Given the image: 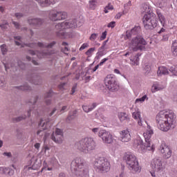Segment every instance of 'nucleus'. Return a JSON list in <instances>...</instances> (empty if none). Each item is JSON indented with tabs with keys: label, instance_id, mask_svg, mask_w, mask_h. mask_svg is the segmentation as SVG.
Wrapping results in <instances>:
<instances>
[{
	"label": "nucleus",
	"instance_id": "1",
	"mask_svg": "<svg viewBox=\"0 0 177 177\" xmlns=\"http://www.w3.org/2000/svg\"><path fill=\"white\" fill-rule=\"evenodd\" d=\"M176 116L174 111H169L167 112L160 111L156 115V122L158 124V128L163 132H168L171 128H174V124H175Z\"/></svg>",
	"mask_w": 177,
	"mask_h": 177
},
{
	"label": "nucleus",
	"instance_id": "2",
	"mask_svg": "<svg viewBox=\"0 0 177 177\" xmlns=\"http://www.w3.org/2000/svg\"><path fill=\"white\" fill-rule=\"evenodd\" d=\"M142 13H145L142 18L145 30H154L158 24L156 14L150 11V6L147 4H142L141 7Z\"/></svg>",
	"mask_w": 177,
	"mask_h": 177
},
{
	"label": "nucleus",
	"instance_id": "3",
	"mask_svg": "<svg viewBox=\"0 0 177 177\" xmlns=\"http://www.w3.org/2000/svg\"><path fill=\"white\" fill-rule=\"evenodd\" d=\"M71 171L74 175L79 177L88 176L89 172L85 160L81 157H77L71 162Z\"/></svg>",
	"mask_w": 177,
	"mask_h": 177
},
{
	"label": "nucleus",
	"instance_id": "4",
	"mask_svg": "<svg viewBox=\"0 0 177 177\" xmlns=\"http://www.w3.org/2000/svg\"><path fill=\"white\" fill-rule=\"evenodd\" d=\"M153 130H148L146 133H144V138L145 139V143L143 144L142 138H138L134 140L133 146L136 149H141V150H148L149 151H153L154 144H151V135H153Z\"/></svg>",
	"mask_w": 177,
	"mask_h": 177
},
{
	"label": "nucleus",
	"instance_id": "5",
	"mask_svg": "<svg viewBox=\"0 0 177 177\" xmlns=\"http://www.w3.org/2000/svg\"><path fill=\"white\" fill-rule=\"evenodd\" d=\"M75 147L82 151V153H89L92 150L96 149V142L92 138H85L77 141L75 144Z\"/></svg>",
	"mask_w": 177,
	"mask_h": 177
},
{
	"label": "nucleus",
	"instance_id": "6",
	"mask_svg": "<svg viewBox=\"0 0 177 177\" xmlns=\"http://www.w3.org/2000/svg\"><path fill=\"white\" fill-rule=\"evenodd\" d=\"M124 160L127 162V167L133 174L140 172V167L139 162L136 159V156L132 153H127L124 156Z\"/></svg>",
	"mask_w": 177,
	"mask_h": 177
},
{
	"label": "nucleus",
	"instance_id": "7",
	"mask_svg": "<svg viewBox=\"0 0 177 177\" xmlns=\"http://www.w3.org/2000/svg\"><path fill=\"white\" fill-rule=\"evenodd\" d=\"M110 162L104 157L96 158L94 162L95 169L101 174L103 172H109V171H110Z\"/></svg>",
	"mask_w": 177,
	"mask_h": 177
},
{
	"label": "nucleus",
	"instance_id": "8",
	"mask_svg": "<svg viewBox=\"0 0 177 177\" xmlns=\"http://www.w3.org/2000/svg\"><path fill=\"white\" fill-rule=\"evenodd\" d=\"M132 49L133 52L138 50H146L147 41L142 36H137L131 40Z\"/></svg>",
	"mask_w": 177,
	"mask_h": 177
},
{
	"label": "nucleus",
	"instance_id": "9",
	"mask_svg": "<svg viewBox=\"0 0 177 177\" xmlns=\"http://www.w3.org/2000/svg\"><path fill=\"white\" fill-rule=\"evenodd\" d=\"M104 84L109 92H117L120 89L114 75H108L104 79Z\"/></svg>",
	"mask_w": 177,
	"mask_h": 177
},
{
	"label": "nucleus",
	"instance_id": "10",
	"mask_svg": "<svg viewBox=\"0 0 177 177\" xmlns=\"http://www.w3.org/2000/svg\"><path fill=\"white\" fill-rule=\"evenodd\" d=\"M67 18V12L64 11H57L53 10L49 12V19L52 21H57L59 20H64Z\"/></svg>",
	"mask_w": 177,
	"mask_h": 177
},
{
	"label": "nucleus",
	"instance_id": "11",
	"mask_svg": "<svg viewBox=\"0 0 177 177\" xmlns=\"http://www.w3.org/2000/svg\"><path fill=\"white\" fill-rule=\"evenodd\" d=\"M99 138L102 140L104 143H106L107 145H111L114 142L113 135L106 130H100L99 131Z\"/></svg>",
	"mask_w": 177,
	"mask_h": 177
},
{
	"label": "nucleus",
	"instance_id": "12",
	"mask_svg": "<svg viewBox=\"0 0 177 177\" xmlns=\"http://www.w3.org/2000/svg\"><path fill=\"white\" fill-rule=\"evenodd\" d=\"M51 139L55 142V143H57L58 145H62L63 143V131L62 129H56L55 132L53 133L51 135Z\"/></svg>",
	"mask_w": 177,
	"mask_h": 177
},
{
	"label": "nucleus",
	"instance_id": "13",
	"mask_svg": "<svg viewBox=\"0 0 177 177\" xmlns=\"http://www.w3.org/2000/svg\"><path fill=\"white\" fill-rule=\"evenodd\" d=\"M55 28L57 30L56 32L57 37H59V38H66V32L64 30L67 28L65 22L55 25Z\"/></svg>",
	"mask_w": 177,
	"mask_h": 177
},
{
	"label": "nucleus",
	"instance_id": "14",
	"mask_svg": "<svg viewBox=\"0 0 177 177\" xmlns=\"http://www.w3.org/2000/svg\"><path fill=\"white\" fill-rule=\"evenodd\" d=\"M160 153L163 154V157L165 158H170L172 156V151L171 150V148H169L168 145H166L165 142H162L160 145Z\"/></svg>",
	"mask_w": 177,
	"mask_h": 177
},
{
	"label": "nucleus",
	"instance_id": "15",
	"mask_svg": "<svg viewBox=\"0 0 177 177\" xmlns=\"http://www.w3.org/2000/svg\"><path fill=\"white\" fill-rule=\"evenodd\" d=\"M56 41H52L51 43L46 44L42 42L37 43H31L29 44H26V46H29V48H35V46H39V48H47L48 49H52V48L55 46Z\"/></svg>",
	"mask_w": 177,
	"mask_h": 177
},
{
	"label": "nucleus",
	"instance_id": "16",
	"mask_svg": "<svg viewBox=\"0 0 177 177\" xmlns=\"http://www.w3.org/2000/svg\"><path fill=\"white\" fill-rule=\"evenodd\" d=\"M151 168L153 169V171H156V172H158V171H161L162 169V160L161 158H155L153 161L151 162Z\"/></svg>",
	"mask_w": 177,
	"mask_h": 177
},
{
	"label": "nucleus",
	"instance_id": "17",
	"mask_svg": "<svg viewBox=\"0 0 177 177\" xmlns=\"http://www.w3.org/2000/svg\"><path fill=\"white\" fill-rule=\"evenodd\" d=\"M39 127H41L42 129L37 131V135H39V136H44V135H45V132L44 131L49 128V122L41 120L39 123Z\"/></svg>",
	"mask_w": 177,
	"mask_h": 177
},
{
	"label": "nucleus",
	"instance_id": "18",
	"mask_svg": "<svg viewBox=\"0 0 177 177\" xmlns=\"http://www.w3.org/2000/svg\"><path fill=\"white\" fill-rule=\"evenodd\" d=\"M28 23L33 27H41V25L44 24V19L41 18H32L28 20Z\"/></svg>",
	"mask_w": 177,
	"mask_h": 177
},
{
	"label": "nucleus",
	"instance_id": "19",
	"mask_svg": "<svg viewBox=\"0 0 177 177\" xmlns=\"http://www.w3.org/2000/svg\"><path fill=\"white\" fill-rule=\"evenodd\" d=\"M120 140L123 142H129V140H131V134L128 130H123L120 132Z\"/></svg>",
	"mask_w": 177,
	"mask_h": 177
},
{
	"label": "nucleus",
	"instance_id": "20",
	"mask_svg": "<svg viewBox=\"0 0 177 177\" xmlns=\"http://www.w3.org/2000/svg\"><path fill=\"white\" fill-rule=\"evenodd\" d=\"M28 81L34 85H42V77L37 75H33L32 77L28 80Z\"/></svg>",
	"mask_w": 177,
	"mask_h": 177
},
{
	"label": "nucleus",
	"instance_id": "21",
	"mask_svg": "<svg viewBox=\"0 0 177 177\" xmlns=\"http://www.w3.org/2000/svg\"><path fill=\"white\" fill-rule=\"evenodd\" d=\"M30 161L32 165V167H28V171H30V169H38L39 168L40 163L38 162V158L37 157L33 156Z\"/></svg>",
	"mask_w": 177,
	"mask_h": 177
},
{
	"label": "nucleus",
	"instance_id": "22",
	"mask_svg": "<svg viewBox=\"0 0 177 177\" xmlns=\"http://www.w3.org/2000/svg\"><path fill=\"white\" fill-rule=\"evenodd\" d=\"M37 2H39V5L43 8L45 6H49V5L55 4V0H35Z\"/></svg>",
	"mask_w": 177,
	"mask_h": 177
},
{
	"label": "nucleus",
	"instance_id": "23",
	"mask_svg": "<svg viewBox=\"0 0 177 177\" xmlns=\"http://www.w3.org/2000/svg\"><path fill=\"white\" fill-rule=\"evenodd\" d=\"M28 53L29 55H32V56L37 55L39 59H41V57H43V56H46L48 55V53H45L44 51L39 52V51H34L32 50H29Z\"/></svg>",
	"mask_w": 177,
	"mask_h": 177
},
{
	"label": "nucleus",
	"instance_id": "24",
	"mask_svg": "<svg viewBox=\"0 0 177 177\" xmlns=\"http://www.w3.org/2000/svg\"><path fill=\"white\" fill-rule=\"evenodd\" d=\"M156 14L159 19V21L160 22L162 26L164 27V26H165V23L167 21V20L165 19V17L162 15L161 11H160V10H156Z\"/></svg>",
	"mask_w": 177,
	"mask_h": 177
},
{
	"label": "nucleus",
	"instance_id": "25",
	"mask_svg": "<svg viewBox=\"0 0 177 177\" xmlns=\"http://www.w3.org/2000/svg\"><path fill=\"white\" fill-rule=\"evenodd\" d=\"M65 24L66 28H75V27H77V19H71L68 21H66Z\"/></svg>",
	"mask_w": 177,
	"mask_h": 177
},
{
	"label": "nucleus",
	"instance_id": "26",
	"mask_svg": "<svg viewBox=\"0 0 177 177\" xmlns=\"http://www.w3.org/2000/svg\"><path fill=\"white\" fill-rule=\"evenodd\" d=\"M157 74L158 76L167 75L169 74V72L168 71V68H167V67L160 66L158 68Z\"/></svg>",
	"mask_w": 177,
	"mask_h": 177
},
{
	"label": "nucleus",
	"instance_id": "27",
	"mask_svg": "<svg viewBox=\"0 0 177 177\" xmlns=\"http://www.w3.org/2000/svg\"><path fill=\"white\" fill-rule=\"evenodd\" d=\"M27 118V115H21V116L14 117L11 118V122L12 124H16L17 122H20Z\"/></svg>",
	"mask_w": 177,
	"mask_h": 177
},
{
	"label": "nucleus",
	"instance_id": "28",
	"mask_svg": "<svg viewBox=\"0 0 177 177\" xmlns=\"http://www.w3.org/2000/svg\"><path fill=\"white\" fill-rule=\"evenodd\" d=\"M165 88V86L156 82L153 86H152V91L153 92H157L158 91H162V89Z\"/></svg>",
	"mask_w": 177,
	"mask_h": 177
},
{
	"label": "nucleus",
	"instance_id": "29",
	"mask_svg": "<svg viewBox=\"0 0 177 177\" xmlns=\"http://www.w3.org/2000/svg\"><path fill=\"white\" fill-rule=\"evenodd\" d=\"M77 110L70 112L66 118V122L70 123L71 122V121H73V120H75V117H77Z\"/></svg>",
	"mask_w": 177,
	"mask_h": 177
},
{
	"label": "nucleus",
	"instance_id": "30",
	"mask_svg": "<svg viewBox=\"0 0 177 177\" xmlns=\"http://www.w3.org/2000/svg\"><path fill=\"white\" fill-rule=\"evenodd\" d=\"M133 115V118H134L135 120H138V125H140V127H142V118H140V112H134L132 114Z\"/></svg>",
	"mask_w": 177,
	"mask_h": 177
},
{
	"label": "nucleus",
	"instance_id": "31",
	"mask_svg": "<svg viewBox=\"0 0 177 177\" xmlns=\"http://www.w3.org/2000/svg\"><path fill=\"white\" fill-rule=\"evenodd\" d=\"M140 56V54H137L133 58L130 59L132 66H139Z\"/></svg>",
	"mask_w": 177,
	"mask_h": 177
},
{
	"label": "nucleus",
	"instance_id": "32",
	"mask_svg": "<svg viewBox=\"0 0 177 177\" xmlns=\"http://www.w3.org/2000/svg\"><path fill=\"white\" fill-rule=\"evenodd\" d=\"M118 117L120 120L122 122L123 121H128L129 120V118L128 117V115L126 113L120 112L118 113Z\"/></svg>",
	"mask_w": 177,
	"mask_h": 177
},
{
	"label": "nucleus",
	"instance_id": "33",
	"mask_svg": "<svg viewBox=\"0 0 177 177\" xmlns=\"http://www.w3.org/2000/svg\"><path fill=\"white\" fill-rule=\"evenodd\" d=\"M150 71H151V63L145 64L144 67V72L145 75L150 74Z\"/></svg>",
	"mask_w": 177,
	"mask_h": 177
},
{
	"label": "nucleus",
	"instance_id": "34",
	"mask_svg": "<svg viewBox=\"0 0 177 177\" xmlns=\"http://www.w3.org/2000/svg\"><path fill=\"white\" fill-rule=\"evenodd\" d=\"M15 88L19 91H31V87L27 84L24 86H15Z\"/></svg>",
	"mask_w": 177,
	"mask_h": 177
},
{
	"label": "nucleus",
	"instance_id": "35",
	"mask_svg": "<svg viewBox=\"0 0 177 177\" xmlns=\"http://www.w3.org/2000/svg\"><path fill=\"white\" fill-rule=\"evenodd\" d=\"M0 49H1V52L3 55V56H5L6 55H8V46H6V44H3L0 46Z\"/></svg>",
	"mask_w": 177,
	"mask_h": 177
},
{
	"label": "nucleus",
	"instance_id": "36",
	"mask_svg": "<svg viewBox=\"0 0 177 177\" xmlns=\"http://www.w3.org/2000/svg\"><path fill=\"white\" fill-rule=\"evenodd\" d=\"M171 51L174 56H177V41L173 42L171 46Z\"/></svg>",
	"mask_w": 177,
	"mask_h": 177
},
{
	"label": "nucleus",
	"instance_id": "37",
	"mask_svg": "<svg viewBox=\"0 0 177 177\" xmlns=\"http://www.w3.org/2000/svg\"><path fill=\"white\" fill-rule=\"evenodd\" d=\"M131 32L133 35H136L140 32V27L139 26H135L131 30Z\"/></svg>",
	"mask_w": 177,
	"mask_h": 177
},
{
	"label": "nucleus",
	"instance_id": "38",
	"mask_svg": "<svg viewBox=\"0 0 177 177\" xmlns=\"http://www.w3.org/2000/svg\"><path fill=\"white\" fill-rule=\"evenodd\" d=\"M38 95H36L35 97H32L30 100H29V103L30 104H32V106H35V103H37V101L38 100Z\"/></svg>",
	"mask_w": 177,
	"mask_h": 177
},
{
	"label": "nucleus",
	"instance_id": "39",
	"mask_svg": "<svg viewBox=\"0 0 177 177\" xmlns=\"http://www.w3.org/2000/svg\"><path fill=\"white\" fill-rule=\"evenodd\" d=\"M5 85H6V79L5 78V76L0 75V88L5 86Z\"/></svg>",
	"mask_w": 177,
	"mask_h": 177
},
{
	"label": "nucleus",
	"instance_id": "40",
	"mask_svg": "<svg viewBox=\"0 0 177 177\" xmlns=\"http://www.w3.org/2000/svg\"><path fill=\"white\" fill-rule=\"evenodd\" d=\"M169 71L173 74V75H177V65L170 67Z\"/></svg>",
	"mask_w": 177,
	"mask_h": 177
},
{
	"label": "nucleus",
	"instance_id": "41",
	"mask_svg": "<svg viewBox=\"0 0 177 177\" xmlns=\"http://www.w3.org/2000/svg\"><path fill=\"white\" fill-rule=\"evenodd\" d=\"M16 132H17V135H16L17 138L19 140L23 139V131H21V129H17Z\"/></svg>",
	"mask_w": 177,
	"mask_h": 177
},
{
	"label": "nucleus",
	"instance_id": "42",
	"mask_svg": "<svg viewBox=\"0 0 177 177\" xmlns=\"http://www.w3.org/2000/svg\"><path fill=\"white\" fill-rule=\"evenodd\" d=\"M53 91L52 89H50L48 92H47L45 95H44V99H50V97H52V96H53Z\"/></svg>",
	"mask_w": 177,
	"mask_h": 177
},
{
	"label": "nucleus",
	"instance_id": "43",
	"mask_svg": "<svg viewBox=\"0 0 177 177\" xmlns=\"http://www.w3.org/2000/svg\"><path fill=\"white\" fill-rule=\"evenodd\" d=\"M8 171H9V168L8 167H0V174H1L2 175L8 174Z\"/></svg>",
	"mask_w": 177,
	"mask_h": 177
},
{
	"label": "nucleus",
	"instance_id": "44",
	"mask_svg": "<svg viewBox=\"0 0 177 177\" xmlns=\"http://www.w3.org/2000/svg\"><path fill=\"white\" fill-rule=\"evenodd\" d=\"M95 50H96V48H95V47L89 48L86 52V56H88V57H91V56H92V52H95Z\"/></svg>",
	"mask_w": 177,
	"mask_h": 177
},
{
	"label": "nucleus",
	"instance_id": "45",
	"mask_svg": "<svg viewBox=\"0 0 177 177\" xmlns=\"http://www.w3.org/2000/svg\"><path fill=\"white\" fill-rule=\"evenodd\" d=\"M102 56H104V52L103 50H98V52L97 53L95 59L97 60H99V59H100V57H102Z\"/></svg>",
	"mask_w": 177,
	"mask_h": 177
},
{
	"label": "nucleus",
	"instance_id": "46",
	"mask_svg": "<svg viewBox=\"0 0 177 177\" xmlns=\"http://www.w3.org/2000/svg\"><path fill=\"white\" fill-rule=\"evenodd\" d=\"M82 109L85 113H89V111H92V110H93V108H89V106L86 105H83Z\"/></svg>",
	"mask_w": 177,
	"mask_h": 177
},
{
	"label": "nucleus",
	"instance_id": "47",
	"mask_svg": "<svg viewBox=\"0 0 177 177\" xmlns=\"http://www.w3.org/2000/svg\"><path fill=\"white\" fill-rule=\"evenodd\" d=\"M113 9H114L113 6L111 4H109L104 8V13H109V10H113Z\"/></svg>",
	"mask_w": 177,
	"mask_h": 177
},
{
	"label": "nucleus",
	"instance_id": "48",
	"mask_svg": "<svg viewBox=\"0 0 177 177\" xmlns=\"http://www.w3.org/2000/svg\"><path fill=\"white\" fill-rule=\"evenodd\" d=\"M66 82L61 83L58 86L59 91H61L62 92H63L64 91H66Z\"/></svg>",
	"mask_w": 177,
	"mask_h": 177
},
{
	"label": "nucleus",
	"instance_id": "49",
	"mask_svg": "<svg viewBox=\"0 0 177 177\" xmlns=\"http://www.w3.org/2000/svg\"><path fill=\"white\" fill-rule=\"evenodd\" d=\"M146 99H147V95H145L144 96H142L141 98H138L136 100V103H139V102H140L141 103H142V102H145V100H146Z\"/></svg>",
	"mask_w": 177,
	"mask_h": 177
},
{
	"label": "nucleus",
	"instance_id": "50",
	"mask_svg": "<svg viewBox=\"0 0 177 177\" xmlns=\"http://www.w3.org/2000/svg\"><path fill=\"white\" fill-rule=\"evenodd\" d=\"M169 38V33H168V32H165L163 35H162V41H168V39Z\"/></svg>",
	"mask_w": 177,
	"mask_h": 177
},
{
	"label": "nucleus",
	"instance_id": "51",
	"mask_svg": "<svg viewBox=\"0 0 177 177\" xmlns=\"http://www.w3.org/2000/svg\"><path fill=\"white\" fill-rule=\"evenodd\" d=\"M96 7V0H91L90 1V8L91 9H95Z\"/></svg>",
	"mask_w": 177,
	"mask_h": 177
},
{
	"label": "nucleus",
	"instance_id": "52",
	"mask_svg": "<svg viewBox=\"0 0 177 177\" xmlns=\"http://www.w3.org/2000/svg\"><path fill=\"white\" fill-rule=\"evenodd\" d=\"M98 36H99V34L93 33V34H91V35L90 37V40L91 41H95L97 38Z\"/></svg>",
	"mask_w": 177,
	"mask_h": 177
},
{
	"label": "nucleus",
	"instance_id": "53",
	"mask_svg": "<svg viewBox=\"0 0 177 177\" xmlns=\"http://www.w3.org/2000/svg\"><path fill=\"white\" fill-rule=\"evenodd\" d=\"M8 26H9V24L8 22H5L4 24H0V27H1V30L8 29Z\"/></svg>",
	"mask_w": 177,
	"mask_h": 177
},
{
	"label": "nucleus",
	"instance_id": "54",
	"mask_svg": "<svg viewBox=\"0 0 177 177\" xmlns=\"http://www.w3.org/2000/svg\"><path fill=\"white\" fill-rule=\"evenodd\" d=\"M106 37H107V31H104L102 33V35L100 38V41H103L104 39H106Z\"/></svg>",
	"mask_w": 177,
	"mask_h": 177
},
{
	"label": "nucleus",
	"instance_id": "55",
	"mask_svg": "<svg viewBox=\"0 0 177 177\" xmlns=\"http://www.w3.org/2000/svg\"><path fill=\"white\" fill-rule=\"evenodd\" d=\"M15 16L17 19H21L24 16V15L21 12H17L15 14Z\"/></svg>",
	"mask_w": 177,
	"mask_h": 177
},
{
	"label": "nucleus",
	"instance_id": "56",
	"mask_svg": "<svg viewBox=\"0 0 177 177\" xmlns=\"http://www.w3.org/2000/svg\"><path fill=\"white\" fill-rule=\"evenodd\" d=\"M77 84H75L72 87L71 95H74V93H75V90L77 89Z\"/></svg>",
	"mask_w": 177,
	"mask_h": 177
},
{
	"label": "nucleus",
	"instance_id": "57",
	"mask_svg": "<svg viewBox=\"0 0 177 177\" xmlns=\"http://www.w3.org/2000/svg\"><path fill=\"white\" fill-rule=\"evenodd\" d=\"M68 109V106L67 105L63 106L60 110V113H63L65 111H67Z\"/></svg>",
	"mask_w": 177,
	"mask_h": 177
},
{
	"label": "nucleus",
	"instance_id": "58",
	"mask_svg": "<svg viewBox=\"0 0 177 177\" xmlns=\"http://www.w3.org/2000/svg\"><path fill=\"white\" fill-rule=\"evenodd\" d=\"M7 174L9 175L10 176H12V175H15V170L8 168Z\"/></svg>",
	"mask_w": 177,
	"mask_h": 177
},
{
	"label": "nucleus",
	"instance_id": "59",
	"mask_svg": "<svg viewBox=\"0 0 177 177\" xmlns=\"http://www.w3.org/2000/svg\"><path fill=\"white\" fill-rule=\"evenodd\" d=\"M107 27H109V28H114V27H115V21H111V22H110L109 24H108V26H107Z\"/></svg>",
	"mask_w": 177,
	"mask_h": 177
},
{
	"label": "nucleus",
	"instance_id": "60",
	"mask_svg": "<svg viewBox=\"0 0 177 177\" xmlns=\"http://www.w3.org/2000/svg\"><path fill=\"white\" fill-rule=\"evenodd\" d=\"M89 45L86 43H84L82 45V46L80 48V50H84V49H86V48H88Z\"/></svg>",
	"mask_w": 177,
	"mask_h": 177
},
{
	"label": "nucleus",
	"instance_id": "61",
	"mask_svg": "<svg viewBox=\"0 0 177 177\" xmlns=\"http://www.w3.org/2000/svg\"><path fill=\"white\" fill-rule=\"evenodd\" d=\"M91 131L95 134L98 133V136H99V132H100V131H99V128H93L91 129Z\"/></svg>",
	"mask_w": 177,
	"mask_h": 177
},
{
	"label": "nucleus",
	"instance_id": "62",
	"mask_svg": "<svg viewBox=\"0 0 177 177\" xmlns=\"http://www.w3.org/2000/svg\"><path fill=\"white\" fill-rule=\"evenodd\" d=\"M3 156H6V157H8V158H10L12 157V153L4 152V153H3Z\"/></svg>",
	"mask_w": 177,
	"mask_h": 177
},
{
	"label": "nucleus",
	"instance_id": "63",
	"mask_svg": "<svg viewBox=\"0 0 177 177\" xmlns=\"http://www.w3.org/2000/svg\"><path fill=\"white\" fill-rule=\"evenodd\" d=\"M132 35H133L132 34V32H131V30H127L126 32V37H127V38H131V37H132Z\"/></svg>",
	"mask_w": 177,
	"mask_h": 177
},
{
	"label": "nucleus",
	"instance_id": "64",
	"mask_svg": "<svg viewBox=\"0 0 177 177\" xmlns=\"http://www.w3.org/2000/svg\"><path fill=\"white\" fill-rule=\"evenodd\" d=\"M107 60H109V58H104V59H102V61L99 64V66H103V64L106 63V62H107Z\"/></svg>",
	"mask_w": 177,
	"mask_h": 177
}]
</instances>
